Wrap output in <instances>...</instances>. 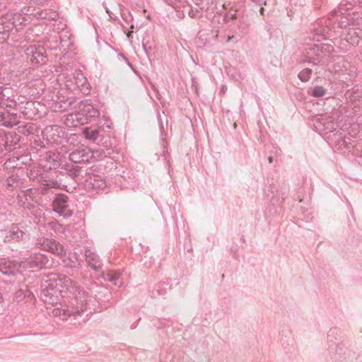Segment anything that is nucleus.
I'll return each instance as SVG.
<instances>
[{
  "label": "nucleus",
  "instance_id": "f257e3e1",
  "mask_svg": "<svg viewBox=\"0 0 362 362\" xmlns=\"http://www.w3.org/2000/svg\"><path fill=\"white\" fill-rule=\"evenodd\" d=\"M316 131L328 142L335 144L348 146L351 144L350 138L347 137L345 132L339 128L333 115L326 113L320 115L315 124Z\"/></svg>",
  "mask_w": 362,
  "mask_h": 362
},
{
  "label": "nucleus",
  "instance_id": "f03ea898",
  "mask_svg": "<svg viewBox=\"0 0 362 362\" xmlns=\"http://www.w3.org/2000/svg\"><path fill=\"white\" fill-rule=\"evenodd\" d=\"M78 110L69 115L74 126H80L95 120L100 115L99 110L95 107L90 100H81L78 104Z\"/></svg>",
  "mask_w": 362,
  "mask_h": 362
},
{
  "label": "nucleus",
  "instance_id": "7ed1b4c3",
  "mask_svg": "<svg viewBox=\"0 0 362 362\" xmlns=\"http://www.w3.org/2000/svg\"><path fill=\"white\" fill-rule=\"evenodd\" d=\"M11 17L10 11L0 16V42H5L9 38L14 42L17 35L23 32L22 28H15Z\"/></svg>",
  "mask_w": 362,
  "mask_h": 362
},
{
  "label": "nucleus",
  "instance_id": "20e7f679",
  "mask_svg": "<svg viewBox=\"0 0 362 362\" xmlns=\"http://www.w3.org/2000/svg\"><path fill=\"white\" fill-rule=\"evenodd\" d=\"M24 264L30 269L40 270L51 268L54 262L52 257L43 253L35 252L25 260Z\"/></svg>",
  "mask_w": 362,
  "mask_h": 362
},
{
  "label": "nucleus",
  "instance_id": "39448f33",
  "mask_svg": "<svg viewBox=\"0 0 362 362\" xmlns=\"http://www.w3.org/2000/svg\"><path fill=\"white\" fill-rule=\"evenodd\" d=\"M62 291L57 288V284L51 276L45 281V285L42 286L40 297L45 303L53 305L57 304V294Z\"/></svg>",
  "mask_w": 362,
  "mask_h": 362
},
{
  "label": "nucleus",
  "instance_id": "423d86ee",
  "mask_svg": "<svg viewBox=\"0 0 362 362\" xmlns=\"http://www.w3.org/2000/svg\"><path fill=\"white\" fill-rule=\"evenodd\" d=\"M42 134L47 144H62L64 141H67V133L64 128L59 125L46 127Z\"/></svg>",
  "mask_w": 362,
  "mask_h": 362
},
{
  "label": "nucleus",
  "instance_id": "0eeeda50",
  "mask_svg": "<svg viewBox=\"0 0 362 362\" xmlns=\"http://www.w3.org/2000/svg\"><path fill=\"white\" fill-rule=\"evenodd\" d=\"M51 277L54 279L57 288H66L73 296H77L80 294L81 288L78 283L72 280L70 277L62 274H51Z\"/></svg>",
  "mask_w": 362,
  "mask_h": 362
},
{
  "label": "nucleus",
  "instance_id": "6e6552de",
  "mask_svg": "<svg viewBox=\"0 0 362 362\" xmlns=\"http://www.w3.org/2000/svg\"><path fill=\"white\" fill-rule=\"evenodd\" d=\"M12 17V22L15 24V28H21L20 26H25L30 23L32 21L31 15L33 9H30V7H23L19 11H11Z\"/></svg>",
  "mask_w": 362,
  "mask_h": 362
},
{
  "label": "nucleus",
  "instance_id": "1a4fd4ad",
  "mask_svg": "<svg viewBox=\"0 0 362 362\" xmlns=\"http://www.w3.org/2000/svg\"><path fill=\"white\" fill-rule=\"evenodd\" d=\"M68 200L67 195L62 193L57 194L52 204L53 211L66 218L72 215V212L68 209Z\"/></svg>",
  "mask_w": 362,
  "mask_h": 362
},
{
  "label": "nucleus",
  "instance_id": "9d476101",
  "mask_svg": "<svg viewBox=\"0 0 362 362\" xmlns=\"http://www.w3.org/2000/svg\"><path fill=\"white\" fill-rule=\"evenodd\" d=\"M25 54L33 64H45L47 60L45 47L40 45H30L25 50Z\"/></svg>",
  "mask_w": 362,
  "mask_h": 362
},
{
  "label": "nucleus",
  "instance_id": "9b49d317",
  "mask_svg": "<svg viewBox=\"0 0 362 362\" xmlns=\"http://www.w3.org/2000/svg\"><path fill=\"white\" fill-rule=\"evenodd\" d=\"M93 157L91 150L83 146H78L69 155V160L74 164L88 163Z\"/></svg>",
  "mask_w": 362,
  "mask_h": 362
},
{
  "label": "nucleus",
  "instance_id": "f8f14e48",
  "mask_svg": "<svg viewBox=\"0 0 362 362\" xmlns=\"http://www.w3.org/2000/svg\"><path fill=\"white\" fill-rule=\"evenodd\" d=\"M81 268V261L77 258L76 254L63 259V272L71 276L79 274Z\"/></svg>",
  "mask_w": 362,
  "mask_h": 362
},
{
  "label": "nucleus",
  "instance_id": "ddd939ff",
  "mask_svg": "<svg viewBox=\"0 0 362 362\" xmlns=\"http://www.w3.org/2000/svg\"><path fill=\"white\" fill-rule=\"evenodd\" d=\"M50 108L53 112H64L74 103L72 98L56 95L51 98Z\"/></svg>",
  "mask_w": 362,
  "mask_h": 362
},
{
  "label": "nucleus",
  "instance_id": "4468645a",
  "mask_svg": "<svg viewBox=\"0 0 362 362\" xmlns=\"http://www.w3.org/2000/svg\"><path fill=\"white\" fill-rule=\"evenodd\" d=\"M21 263L7 258L0 259V272L7 276H14L19 273Z\"/></svg>",
  "mask_w": 362,
  "mask_h": 362
},
{
  "label": "nucleus",
  "instance_id": "2eb2a0df",
  "mask_svg": "<svg viewBox=\"0 0 362 362\" xmlns=\"http://www.w3.org/2000/svg\"><path fill=\"white\" fill-rule=\"evenodd\" d=\"M82 311L83 310L78 306H63L60 305V307L57 306L53 309L52 313L54 316L59 317L63 320H65L71 316H77L81 315Z\"/></svg>",
  "mask_w": 362,
  "mask_h": 362
},
{
  "label": "nucleus",
  "instance_id": "dca6fc26",
  "mask_svg": "<svg viewBox=\"0 0 362 362\" xmlns=\"http://www.w3.org/2000/svg\"><path fill=\"white\" fill-rule=\"evenodd\" d=\"M22 116L18 112L6 110L0 112V122L4 127L11 128L20 122Z\"/></svg>",
  "mask_w": 362,
  "mask_h": 362
},
{
  "label": "nucleus",
  "instance_id": "f3484780",
  "mask_svg": "<svg viewBox=\"0 0 362 362\" xmlns=\"http://www.w3.org/2000/svg\"><path fill=\"white\" fill-rule=\"evenodd\" d=\"M42 247L44 250L48 251L60 257L66 255L64 246L54 240L45 239L42 243Z\"/></svg>",
  "mask_w": 362,
  "mask_h": 362
},
{
  "label": "nucleus",
  "instance_id": "a211bd4d",
  "mask_svg": "<svg viewBox=\"0 0 362 362\" xmlns=\"http://www.w3.org/2000/svg\"><path fill=\"white\" fill-rule=\"evenodd\" d=\"M84 185L86 189L95 191L96 193H99L107 186L105 181L96 175H93L86 179Z\"/></svg>",
  "mask_w": 362,
  "mask_h": 362
},
{
  "label": "nucleus",
  "instance_id": "6ab92c4d",
  "mask_svg": "<svg viewBox=\"0 0 362 362\" xmlns=\"http://www.w3.org/2000/svg\"><path fill=\"white\" fill-rule=\"evenodd\" d=\"M327 345L330 351H333L334 346L337 343L341 342L342 337L341 331L337 327L331 328L327 333Z\"/></svg>",
  "mask_w": 362,
  "mask_h": 362
},
{
  "label": "nucleus",
  "instance_id": "aec40b11",
  "mask_svg": "<svg viewBox=\"0 0 362 362\" xmlns=\"http://www.w3.org/2000/svg\"><path fill=\"white\" fill-rule=\"evenodd\" d=\"M306 50L307 54H309L308 58L310 60V64H313V66L322 64L323 57L320 55V49L316 44L307 47Z\"/></svg>",
  "mask_w": 362,
  "mask_h": 362
},
{
  "label": "nucleus",
  "instance_id": "412c9836",
  "mask_svg": "<svg viewBox=\"0 0 362 362\" xmlns=\"http://www.w3.org/2000/svg\"><path fill=\"white\" fill-rule=\"evenodd\" d=\"M358 0H342L339 5L337 9L332 11L333 16H339L341 15H345L346 13L352 8L354 6L357 5Z\"/></svg>",
  "mask_w": 362,
  "mask_h": 362
},
{
  "label": "nucleus",
  "instance_id": "4be33fe9",
  "mask_svg": "<svg viewBox=\"0 0 362 362\" xmlns=\"http://www.w3.org/2000/svg\"><path fill=\"white\" fill-rule=\"evenodd\" d=\"M330 28L327 25H323L317 23L313 29V39L316 41H321L329 37Z\"/></svg>",
  "mask_w": 362,
  "mask_h": 362
},
{
  "label": "nucleus",
  "instance_id": "5701e85b",
  "mask_svg": "<svg viewBox=\"0 0 362 362\" xmlns=\"http://www.w3.org/2000/svg\"><path fill=\"white\" fill-rule=\"evenodd\" d=\"M334 354V358L339 361L346 360L349 357V352L348 351L347 346L344 343L342 340L341 342L337 343L335 346H334L333 351H331Z\"/></svg>",
  "mask_w": 362,
  "mask_h": 362
},
{
  "label": "nucleus",
  "instance_id": "b1692460",
  "mask_svg": "<svg viewBox=\"0 0 362 362\" xmlns=\"http://www.w3.org/2000/svg\"><path fill=\"white\" fill-rule=\"evenodd\" d=\"M85 256L88 267L95 272H99L102 267L99 256L94 252H91L89 250L86 252Z\"/></svg>",
  "mask_w": 362,
  "mask_h": 362
},
{
  "label": "nucleus",
  "instance_id": "393cba45",
  "mask_svg": "<svg viewBox=\"0 0 362 362\" xmlns=\"http://www.w3.org/2000/svg\"><path fill=\"white\" fill-rule=\"evenodd\" d=\"M24 232L21 230L16 224H12L9 230H8L4 237V242L17 240L23 239Z\"/></svg>",
  "mask_w": 362,
  "mask_h": 362
},
{
  "label": "nucleus",
  "instance_id": "a878e982",
  "mask_svg": "<svg viewBox=\"0 0 362 362\" xmlns=\"http://www.w3.org/2000/svg\"><path fill=\"white\" fill-rule=\"evenodd\" d=\"M102 132H104V130L101 127L94 129L86 127L83 129L82 134L86 139L95 144Z\"/></svg>",
  "mask_w": 362,
  "mask_h": 362
},
{
  "label": "nucleus",
  "instance_id": "bb28decb",
  "mask_svg": "<svg viewBox=\"0 0 362 362\" xmlns=\"http://www.w3.org/2000/svg\"><path fill=\"white\" fill-rule=\"evenodd\" d=\"M345 96L348 98L354 105V108L358 107L362 102V90L356 89L354 90H347Z\"/></svg>",
  "mask_w": 362,
  "mask_h": 362
},
{
  "label": "nucleus",
  "instance_id": "cd10ccee",
  "mask_svg": "<svg viewBox=\"0 0 362 362\" xmlns=\"http://www.w3.org/2000/svg\"><path fill=\"white\" fill-rule=\"evenodd\" d=\"M25 105L27 107V119H33L35 116L39 115L40 110L39 107L41 105L37 101L28 100L25 101Z\"/></svg>",
  "mask_w": 362,
  "mask_h": 362
},
{
  "label": "nucleus",
  "instance_id": "c85d7f7f",
  "mask_svg": "<svg viewBox=\"0 0 362 362\" xmlns=\"http://www.w3.org/2000/svg\"><path fill=\"white\" fill-rule=\"evenodd\" d=\"M35 16L37 18L45 19V20H47L49 21H51L56 20L58 18L59 14H58L57 12H56L54 10H52V9H44V10H42L40 11H37L35 14Z\"/></svg>",
  "mask_w": 362,
  "mask_h": 362
},
{
  "label": "nucleus",
  "instance_id": "c756f323",
  "mask_svg": "<svg viewBox=\"0 0 362 362\" xmlns=\"http://www.w3.org/2000/svg\"><path fill=\"white\" fill-rule=\"evenodd\" d=\"M45 158L50 163V168H56L60 165L61 155L54 151L46 153Z\"/></svg>",
  "mask_w": 362,
  "mask_h": 362
},
{
  "label": "nucleus",
  "instance_id": "7c9ffc66",
  "mask_svg": "<svg viewBox=\"0 0 362 362\" xmlns=\"http://www.w3.org/2000/svg\"><path fill=\"white\" fill-rule=\"evenodd\" d=\"M39 186L37 187L38 189L42 192H46L52 188H59V184L57 180H38Z\"/></svg>",
  "mask_w": 362,
  "mask_h": 362
},
{
  "label": "nucleus",
  "instance_id": "2f4dec72",
  "mask_svg": "<svg viewBox=\"0 0 362 362\" xmlns=\"http://www.w3.org/2000/svg\"><path fill=\"white\" fill-rule=\"evenodd\" d=\"M63 42L64 40L61 39L60 36L55 35L51 39H49L47 41H46L44 45L51 50H61L60 46H63Z\"/></svg>",
  "mask_w": 362,
  "mask_h": 362
},
{
  "label": "nucleus",
  "instance_id": "473e14b6",
  "mask_svg": "<svg viewBox=\"0 0 362 362\" xmlns=\"http://www.w3.org/2000/svg\"><path fill=\"white\" fill-rule=\"evenodd\" d=\"M11 88L0 86V106L5 105L6 101L9 100L13 95Z\"/></svg>",
  "mask_w": 362,
  "mask_h": 362
},
{
  "label": "nucleus",
  "instance_id": "72a5a7b5",
  "mask_svg": "<svg viewBox=\"0 0 362 362\" xmlns=\"http://www.w3.org/2000/svg\"><path fill=\"white\" fill-rule=\"evenodd\" d=\"M345 37L346 42H348L350 45L353 46L358 45L360 41V37L358 33L354 29L350 30L345 35Z\"/></svg>",
  "mask_w": 362,
  "mask_h": 362
},
{
  "label": "nucleus",
  "instance_id": "f704fd0d",
  "mask_svg": "<svg viewBox=\"0 0 362 362\" xmlns=\"http://www.w3.org/2000/svg\"><path fill=\"white\" fill-rule=\"evenodd\" d=\"M7 187L11 188H17L22 184L21 179L18 174H11L5 181Z\"/></svg>",
  "mask_w": 362,
  "mask_h": 362
},
{
  "label": "nucleus",
  "instance_id": "c9c22d12",
  "mask_svg": "<svg viewBox=\"0 0 362 362\" xmlns=\"http://www.w3.org/2000/svg\"><path fill=\"white\" fill-rule=\"evenodd\" d=\"M65 170L66 171L67 175H69L72 178H75L78 176L81 172V168L74 163H66L65 165Z\"/></svg>",
  "mask_w": 362,
  "mask_h": 362
},
{
  "label": "nucleus",
  "instance_id": "e433bc0d",
  "mask_svg": "<svg viewBox=\"0 0 362 362\" xmlns=\"http://www.w3.org/2000/svg\"><path fill=\"white\" fill-rule=\"evenodd\" d=\"M165 282H160L155 285L153 289L151 291V294L153 297L156 296H163L167 293V289L163 288V285H165Z\"/></svg>",
  "mask_w": 362,
  "mask_h": 362
},
{
  "label": "nucleus",
  "instance_id": "4c0bfd02",
  "mask_svg": "<svg viewBox=\"0 0 362 362\" xmlns=\"http://www.w3.org/2000/svg\"><path fill=\"white\" fill-rule=\"evenodd\" d=\"M327 90L321 86H315L311 90L310 95L313 98H322L327 94Z\"/></svg>",
  "mask_w": 362,
  "mask_h": 362
},
{
  "label": "nucleus",
  "instance_id": "58836bf2",
  "mask_svg": "<svg viewBox=\"0 0 362 362\" xmlns=\"http://www.w3.org/2000/svg\"><path fill=\"white\" fill-rule=\"evenodd\" d=\"M312 74L313 70L311 69L305 68L298 74V78L300 81L306 83L310 79Z\"/></svg>",
  "mask_w": 362,
  "mask_h": 362
},
{
  "label": "nucleus",
  "instance_id": "ea45409f",
  "mask_svg": "<svg viewBox=\"0 0 362 362\" xmlns=\"http://www.w3.org/2000/svg\"><path fill=\"white\" fill-rule=\"evenodd\" d=\"M95 144L98 146H103L106 148L107 151L109 150L107 148L111 144L110 137L107 135H105L103 132L100 134Z\"/></svg>",
  "mask_w": 362,
  "mask_h": 362
},
{
  "label": "nucleus",
  "instance_id": "a19ab883",
  "mask_svg": "<svg viewBox=\"0 0 362 362\" xmlns=\"http://www.w3.org/2000/svg\"><path fill=\"white\" fill-rule=\"evenodd\" d=\"M318 47L320 52H322L325 55H329L332 52H334V47L332 45L325 43L317 45Z\"/></svg>",
  "mask_w": 362,
  "mask_h": 362
},
{
  "label": "nucleus",
  "instance_id": "79ce46f5",
  "mask_svg": "<svg viewBox=\"0 0 362 362\" xmlns=\"http://www.w3.org/2000/svg\"><path fill=\"white\" fill-rule=\"evenodd\" d=\"M18 103L15 100L14 96L11 97L9 100L6 101L5 105H1V107L6 110H15L17 108Z\"/></svg>",
  "mask_w": 362,
  "mask_h": 362
},
{
  "label": "nucleus",
  "instance_id": "37998d69",
  "mask_svg": "<svg viewBox=\"0 0 362 362\" xmlns=\"http://www.w3.org/2000/svg\"><path fill=\"white\" fill-rule=\"evenodd\" d=\"M7 143V136L0 133V151H2L4 149L6 151H10L11 149V146H8Z\"/></svg>",
  "mask_w": 362,
  "mask_h": 362
},
{
  "label": "nucleus",
  "instance_id": "c03bdc74",
  "mask_svg": "<svg viewBox=\"0 0 362 362\" xmlns=\"http://www.w3.org/2000/svg\"><path fill=\"white\" fill-rule=\"evenodd\" d=\"M105 281L112 282L115 286L119 285L121 281H119V276L115 274L107 273L103 277Z\"/></svg>",
  "mask_w": 362,
  "mask_h": 362
},
{
  "label": "nucleus",
  "instance_id": "a18cd8bd",
  "mask_svg": "<svg viewBox=\"0 0 362 362\" xmlns=\"http://www.w3.org/2000/svg\"><path fill=\"white\" fill-rule=\"evenodd\" d=\"M47 141H42L41 139H35L31 142V147L36 149L37 151L40 150L41 148H46Z\"/></svg>",
  "mask_w": 362,
  "mask_h": 362
},
{
  "label": "nucleus",
  "instance_id": "49530a36",
  "mask_svg": "<svg viewBox=\"0 0 362 362\" xmlns=\"http://www.w3.org/2000/svg\"><path fill=\"white\" fill-rule=\"evenodd\" d=\"M16 112H18V115L23 116L25 118H27V107L25 105V102L18 103L17 105V108L16 110Z\"/></svg>",
  "mask_w": 362,
  "mask_h": 362
},
{
  "label": "nucleus",
  "instance_id": "de8ad7c7",
  "mask_svg": "<svg viewBox=\"0 0 362 362\" xmlns=\"http://www.w3.org/2000/svg\"><path fill=\"white\" fill-rule=\"evenodd\" d=\"M87 80L86 78H83V81L80 80L79 81H76V84L78 88H81V90L86 93L88 90V88L86 87Z\"/></svg>",
  "mask_w": 362,
  "mask_h": 362
},
{
  "label": "nucleus",
  "instance_id": "09e8293b",
  "mask_svg": "<svg viewBox=\"0 0 362 362\" xmlns=\"http://www.w3.org/2000/svg\"><path fill=\"white\" fill-rule=\"evenodd\" d=\"M142 47L147 56L148 55L149 52L154 49V46L151 43H148V42H145L144 40L142 42Z\"/></svg>",
  "mask_w": 362,
  "mask_h": 362
},
{
  "label": "nucleus",
  "instance_id": "8fccbe9b",
  "mask_svg": "<svg viewBox=\"0 0 362 362\" xmlns=\"http://www.w3.org/2000/svg\"><path fill=\"white\" fill-rule=\"evenodd\" d=\"M338 24L341 28H346L349 24V19L348 16H342L341 19L339 21Z\"/></svg>",
  "mask_w": 362,
  "mask_h": 362
},
{
  "label": "nucleus",
  "instance_id": "3c124183",
  "mask_svg": "<svg viewBox=\"0 0 362 362\" xmlns=\"http://www.w3.org/2000/svg\"><path fill=\"white\" fill-rule=\"evenodd\" d=\"M349 42H346V37H344V38L343 39H340L339 40V47L341 49V50H344V51H346L349 49L348 48V45H349Z\"/></svg>",
  "mask_w": 362,
  "mask_h": 362
},
{
  "label": "nucleus",
  "instance_id": "603ef678",
  "mask_svg": "<svg viewBox=\"0 0 362 362\" xmlns=\"http://www.w3.org/2000/svg\"><path fill=\"white\" fill-rule=\"evenodd\" d=\"M236 18H237L236 13H227L225 14V16L223 17V21L225 23H228L230 21L235 20Z\"/></svg>",
  "mask_w": 362,
  "mask_h": 362
},
{
  "label": "nucleus",
  "instance_id": "864d4df0",
  "mask_svg": "<svg viewBox=\"0 0 362 362\" xmlns=\"http://www.w3.org/2000/svg\"><path fill=\"white\" fill-rule=\"evenodd\" d=\"M308 56H309V54H307V50H306V49H305V50L303 52L302 59L300 61V64H304V63L310 64V60H309Z\"/></svg>",
  "mask_w": 362,
  "mask_h": 362
},
{
  "label": "nucleus",
  "instance_id": "5fc2aeb1",
  "mask_svg": "<svg viewBox=\"0 0 362 362\" xmlns=\"http://www.w3.org/2000/svg\"><path fill=\"white\" fill-rule=\"evenodd\" d=\"M27 1L36 6H41L47 2L48 0H27Z\"/></svg>",
  "mask_w": 362,
  "mask_h": 362
},
{
  "label": "nucleus",
  "instance_id": "6e6d98bb",
  "mask_svg": "<svg viewBox=\"0 0 362 362\" xmlns=\"http://www.w3.org/2000/svg\"><path fill=\"white\" fill-rule=\"evenodd\" d=\"M199 11L198 9L194 10L193 8H191V10L189 11V16L191 18H196L199 16Z\"/></svg>",
  "mask_w": 362,
  "mask_h": 362
},
{
  "label": "nucleus",
  "instance_id": "4d7b16f0",
  "mask_svg": "<svg viewBox=\"0 0 362 362\" xmlns=\"http://www.w3.org/2000/svg\"><path fill=\"white\" fill-rule=\"evenodd\" d=\"M20 160H21V158L16 157V159L9 160L8 163H16V165L13 164L11 167L20 168H21V165L18 163H17V162L20 161Z\"/></svg>",
  "mask_w": 362,
  "mask_h": 362
},
{
  "label": "nucleus",
  "instance_id": "13d9d810",
  "mask_svg": "<svg viewBox=\"0 0 362 362\" xmlns=\"http://www.w3.org/2000/svg\"><path fill=\"white\" fill-rule=\"evenodd\" d=\"M103 6L104 7V8L105 9V11L106 13L110 16V17L111 18L112 17V13L109 10V8L107 7V5H106V3L105 2H103Z\"/></svg>",
  "mask_w": 362,
  "mask_h": 362
},
{
  "label": "nucleus",
  "instance_id": "bf43d9fd",
  "mask_svg": "<svg viewBox=\"0 0 362 362\" xmlns=\"http://www.w3.org/2000/svg\"><path fill=\"white\" fill-rule=\"evenodd\" d=\"M153 89L156 92V97L158 100L160 99V95L159 93V91L157 88L155 87V86H152Z\"/></svg>",
  "mask_w": 362,
  "mask_h": 362
},
{
  "label": "nucleus",
  "instance_id": "052dcab7",
  "mask_svg": "<svg viewBox=\"0 0 362 362\" xmlns=\"http://www.w3.org/2000/svg\"><path fill=\"white\" fill-rule=\"evenodd\" d=\"M119 55L121 57V58H122L125 62H127V63H128V64H129V60H128V58L122 52H120L119 54Z\"/></svg>",
  "mask_w": 362,
  "mask_h": 362
},
{
  "label": "nucleus",
  "instance_id": "680f3d73",
  "mask_svg": "<svg viewBox=\"0 0 362 362\" xmlns=\"http://www.w3.org/2000/svg\"><path fill=\"white\" fill-rule=\"evenodd\" d=\"M250 1L257 5H262V1H263L262 0H250Z\"/></svg>",
  "mask_w": 362,
  "mask_h": 362
},
{
  "label": "nucleus",
  "instance_id": "e2e57ef3",
  "mask_svg": "<svg viewBox=\"0 0 362 362\" xmlns=\"http://www.w3.org/2000/svg\"><path fill=\"white\" fill-rule=\"evenodd\" d=\"M259 13L262 16L264 15V8L263 7H261L259 9Z\"/></svg>",
  "mask_w": 362,
  "mask_h": 362
},
{
  "label": "nucleus",
  "instance_id": "0e129e2a",
  "mask_svg": "<svg viewBox=\"0 0 362 362\" xmlns=\"http://www.w3.org/2000/svg\"><path fill=\"white\" fill-rule=\"evenodd\" d=\"M267 160H268V161H269V163H272L273 162V157H272V156H269V157L267 158Z\"/></svg>",
  "mask_w": 362,
  "mask_h": 362
},
{
  "label": "nucleus",
  "instance_id": "69168bd1",
  "mask_svg": "<svg viewBox=\"0 0 362 362\" xmlns=\"http://www.w3.org/2000/svg\"><path fill=\"white\" fill-rule=\"evenodd\" d=\"M4 302V297L2 293L0 292V303H2Z\"/></svg>",
  "mask_w": 362,
  "mask_h": 362
},
{
  "label": "nucleus",
  "instance_id": "338daca9",
  "mask_svg": "<svg viewBox=\"0 0 362 362\" xmlns=\"http://www.w3.org/2000/svg\"><path fill=\"white\" fill-rule=\"evenodd\" d=\"M160 130L163 129V125L161 121H159Z\"/></svg>",
  "mask_w": 362,
  "mask_h": 362
},
{
  "label": "nucleus",
  "instance_id": "774afa93",
  "mask_svg": "<svg viewBox=\"0 0 362 362\" xmlns=\"http://www.w3.org/2000/svg\"><path fill=\"white\" fill-rule=\"evenodd\" d=\"M358 6L362 8V0H358Z\"/></svg>",
  "mask_w": 362,
  "mask_h": 362
}]
</instances>
